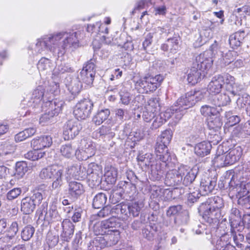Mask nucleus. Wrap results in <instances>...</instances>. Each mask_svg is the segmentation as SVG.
I'll list each match as a JSON object with an SVG mask.
<instances>
[{
	"label": "nucleus",
	"instance_id": "1",
	"mask_svg": "<svg viewBox=\"0 0 250 250\" xmlns=\"http://www.w3.org/2000/svg\"><path fill=\"white\" fill-rule=\"evenodd\" d=\"M80 31L73 33H59L55 35H49L38 39L37 47H41L38 52L41 53L43 48H48L58 57L64 55L66 50L71 46L78 45L80 39Z\"/></svg>",
	"mask_w": 250,
	"mask_h": 250
},
{
	"label": "nucleus",
	"instance_id": "2",
	"mask_svg": "<svg viewBox=\"0 0 250 250\" xmlns=\"http://www.w3.org/2000/svg\"><path fill=\"white\" fill-rule=\"evenodd\" d=\"M225 85L227 91L234 96L240 95L244 89L242 85L235 83V78L228 73L217 75L212 77L208 85L207 90L211 94H219Z\"/></svg>",
	"mask_w": 250,
	"mask_h": 250
},
{
	"label": "nucleus",
	"instance_id": "3",
	"mask_svg": "<svg viewBox=\"0 0 250 250\" xmlns=\"http://www.w3.org/2000/svg\"><path fill=\"white\" fill-rule=\"evenodd\" d=\"M223 207L222 198L211 197L200 206L199 211L202 213L203 218L206 222L210 224H216L221 216L220 209Z\"/></svg>",
	"mask_w": 250,
	"mask_h": 250
},
{
	"label": "nucleus",
	"instance_id": "4",
	"mask_svg": "<svg viewBox=\"0 0 250 250\" xmlns=\"http://www.w3.org/2000/svg\"><path fill=\"white\" fill-rule=\"evenodd\" d=\"M163 80L164 77L160 74L155 77L146 76L135 83V88L141 93L153 92L156 90Z\"/></svg>",
	"mask_w": 250,
	"mask_h": 250
},
{
	"label": "nucleus",
	"instance_id": "5",
	"mask_svg": "<svg viewBox=\"0 0 250 250\" xmlns=\"http://www.w3.org/2000/svg\"><path fill=\"white\" fill-rule=\"evenodd\" d=\"M143 207L144 204L142 202H135L129 204L122 202L119 204L117 210L120 211V217L127 219L130 216L138 217Z\"/></svg>",
	"mask_w": 250,
	"mask_h": 250
},
{
	"label": "nucleus",
	"instance_id": "6",
	"mask_svg": "<svg viewBox=\"0 0 250 250\" xmlns=\"http://www.w3.org/2000/svg\"><path fill=\"white\" fill-rule=\"evenodd\" d=\"M42 199V195L39 191L35 192L31 196L25 197L21 201V211L24 214H31L41 204Z\"/></svg>",
	"mask_w": 250,
	"mask_h": 250
},
{
	"label": "nucleus",
	"instance_id": "7",
	"mask_svg": "<svg viewBox=\"0 0 250 250\" xmlns=\"http://www.w3.org/2000/svg\"><path fill=\"white\" fill-rule=\"evenodd\" d=\"M95 61L91 59L83 66L78 76V79L87 86H91L93 83L95 76Z\"/></svg>",
	"mask_w": 250,
	"mask_h": 250
},
{
	"label": "nucleus",
	"instance_id": "8",
	"mask_svg": "<svg viewBox=\"0 0 250 250\" xmlns=\"http://www.w3.org/2000/svg\"><path fill=\"white\" fill-rule=\"evenodd\" d=\"M93 107V102L88 99H83L76 105L73 111L76 118L79 120H84L89 117Z\"/></svg>",
	"mask_w": 250,
	"mask_h": 250
},
{
	"label": "nucleus",
	"instance_id": "9",
	"mask_svg": "<svg viewBox=\"0 0 250 250\" xmlns=\"http://www.w3.org/2000/svg\"><path fill=\"white\" fill-rule=\"evenodd\" d=\"M119 226V223L115 218H110L96 224L94 226V231L97 235H103V234L110 232L111 230L117 229Z\"/></svg>",
	"mask_w": 250,
	"mask_h": 250
},
{
	"label": "nucleus",
	"instance_id": "10",
	"mask_svg": "<svg viewBox=\"0 0 250 250\" xmlns=\"http://www.w3.org/2000/svg\"><path fill=\"white\" fill-rule=\"evenodd\" d=\"M82 127L78 121L69 120L63 126V134L65 140L74 139L82 129Z\"/></svg>",
	"mask_w": 250,
	"mask_h": 250
},
{
	"label": "nucleus",
	"instance_id": "11",
	"mask_svg": "<svg viewBox=\"0 0 250 250\" xmlns=\"http://www.w3.org/2000/svg\"><path fill=\"white\" fill-rule=\"evenodd\" d=\"M210 54L209 51H205L200 54L196 57L195 62L193 65L201 70L202 73H205L204 71L210 68L213 62L212 58L209 57Z\"/></svg>",
	"mask_w": 250,
	"mask_h": 250
},
{
	"label": "nucleus",
	"instance_id": "12",
	"mask_svg": "<svg viewBox=\"0 0 250 250\" xmlns=\"http://www.w3.org/2000/svg\"><path fill=\"white\" fill-rule=\"evenodd\" d=\"M68 196L73 200H77L84 192V188L81 182L71 180L68 182Z\"/></svg>",
	"mask_w": 250,
	"mask_h": 250
},
{
	"label": "nucleus",
	"instance_id": "13",
	"mask_svg": "<svg viewBox=\"0 0 250 250\" xmlns=\"http://www.w3.org/2000/svg\"><path fill=\"white\" fill-rule=\"evenodd\" d=\"M181 166L177 169L168 171L166 175L165 183L167 186L174 187L182 185Z\"/></svg>",
	"mask_w": 250,
	"mask_h": 250
},
{
	"label": "nucleus",
	"instance_id": "14",
	"mask_svg": "<svg viewBox=\"0 0 250 250\" xmlns=\"http://www.w3.org/2000/svg\"><path fill=\"white\" fill-rule=\"evenodd\" d=\"M87 172L88 180L93 186H98L101 183L102 173L97 165H89Z\"/></svg>",
	"mask_w": 250,
	"mask_h": 250
},
{
	"label": "nucleus",
	"instance_id": "15",
	"mask_svg": "<svg viewBox=\"0 0 250 250\" xmlns=\"http://www.w3.org/2000/svg\"><path fill=\"white\" fill-rule=\"evenodd\" d=\"M54 167L55 168L52 178L53 181L51 187L52 189L59 190L63 185V181L66 171L61 167L55 166Z\"/></svg>",
	"mask_w": 250,
	"mask_h": 250
},
{
	"label": "nucleus",
	"instance_id": "16",
	"mask_svg": "<svg viewBox=\"0 0 250 250\" xmlns=\"http://www.w3.org/2000/svg\"><path fill=\"white\" fill-rule=\"evenodd\" d=\"M242 154V150L239 146L229 149L228 153L225 155L224 162H221V166L224 167L234 164L240 159Z\"/></svg>",
	"mask_w": 250,
	"mask_h": 250
},
{
	"label": "nucleus",
	"instance_id": "17",
	"mask_svg": "<svg viewBox=\"0 0 250 250\" xmlns=\"http://www.w3.org/2000/svg\"><path fill=\"white\" fill-rule=\"evenodd\" d=\"M216 185L215 178L205 177L202 179L200 183V191L202 195L205 196L213 191Z\"/></svg>",
	"mask_w": 250,
	"mask_h": 250
},
{
	"label": "nucleus",
	"instance_id": "18",
	"mask_svg": "<svg viewBox=\"0 0 250 250\" xmlns=\"http://www.w3.org/2000/svg\"><path fill=\"white\" fill-rule=\"evenodd\" d=\"M82 150L80 151L83 160H86L93 156L95 153L94 144L90 140L83 139L81 142Z\"/></svg>",
	"mask_w": 250,
	"mask_h": 250
},
{
	"label": "nucleus",
	"instance_id": "19",
	"mask_svg": "<svg viewBox=\"0 0 250 250\" xmlns=\"http://www.w3.org/2000/svg\"><path fill=\"white\" fill-rule=\"evenodd\" d=\"M182 184L189 186L195 180L196 175L193 170L187 166H181Z\"/></svg>",
	"mask_w": 250,
	"mask_h": 250
},
{
	"label": "nucleus",
	"instance_id": "20",
	"mask_svg": "<svg viewBox=\"0 0 250 250\" xmlns=\"http://www.w3.org/2000/svg\"><path fill=\"white\" fill-rule=\"evenodd\" d=\"M52 144V137L49 135H44L32 140L31 146L34 149L39 151L45 147H50Z\"/></svg>",
	"mask_w": 250,
	"mask_h": 250
},
{
	"label": "nucleus",
	"instance_id": "21",
	"mask_svg": "<svg viewBox=\"0 0 250 250\" xmlns=\"http://www.w3.org/2000/svg\"><path fill=\"white\" fill-rule=\"evenodd\" d=\"M44 89L42 85L38 86L32 92L27 105L29 107H36L39 104L43 98Z\"/></svg>",
	"mask_w": 250,
	"mask_h": 250
},
{
	"label": "nucleus",
	"instance_id": "22",
	"mask_svg": "<svg viewBox=\"0 0 250 250\" xmlns=\"http://www.w3.org/2000/svg\"><path fill=\"white\" fill-rule=\"evenodd\" d=\"M192 98L189 92H188L178 99L174 107L178 109V112H180L192 106L195 104V102L193 101Z\"/></svg>",
	"mask_w": 250,
	"mask_h": 250
},
{
	"label": "nucleus",
	"instance_id": "23",
	"mask_svg": "<svg viewBox=\"0 0 250 250\" xmlns=\"http://www.w3.org/2000/svg\"><path fill=\"white\" fill-rule=\"evenodd\" d=\"M62 232L61 236L64 241L68 242L73 235L75 226L69 219H65L62 223Z\"/></svg>",
	"mask_w": 250,
	"mask_h": 250
},
{
	"label": "nucleus",
	"instance_id": "24",
	"mask_svg": "<svg viewBox=\"0 0 250 250\" xmlns=\"http://www.w3.org/2000/svg\"><path fill=\"white\" fill-rule=\"evenodd\" d=\"M155 152L157 159L162 162L166 163L170 159V156L168 152L167 146L161 143H159L158 141H157L155 145Z\"/></svg>",
	"mask_w": 250,
	"mask_h": 250
},
{
	"label": "nucleus",
	"instance_id": "25",
	"mask_svg": "<svg viewBox=\"0 0 250 250\" xmlns=\"http://www.w3.org/2000/svg\"><path fill=\"white\" fill-rule=\"evenodd\" d=\"M179 36L173 37L168 39L165 43L162 44L161 49L164 51H169L172 53H175L178 50L179 47Z\"/></svg>",
	"mask_w": 250,
	"mask_h": 250
},
{
	"label": "nucleus",
	"instance_id": "26",
	"mask_svg": "<svg viewBox=\"0 0 250 250\" xmlns=\"http://www.w3.org/2000/svg\"><path fill=\"white\" fill-rule=\"evenodd\" d=\"M246 37L244 31H238L235 32L229 36V43L231 47L236 49L240 46Z\"/></svg>",
	"mask_w": 250,
	"mask_h": 250
},
{
	"label": "nucleus",
	"instance_id": "27",
	"mask_svg": "<svg viewBox=\"0 0 250 250\" xmlns=\"http://www.w3.org/2000/svg\"><path fill=\"white\" fill-rule=\"evenodd\" d=\"M139 165L142 168L146 169L151 165H153L155 162L153 155L151 153H146L144 155H139L137 158Z\"/></svg>",
	"mask_w": 250,
	"mask_h": 250
},
{
	"label": "nucleus",
	"instance_id": "28",
	"mask_svg": "<svg viewBox=\"0 0 250 250\" xmlns=\"http://www.w3.org/2000/svg\"><path fill=\"white\" fill-rule=\"evenodd\" d=\"M103 238L105 241L106 247H111L115 245L120 238V232L118 229L111 230L110 232L103 234Z\"/></svg>",
	"mask_w": 250,
	"mask_h": 250
},
{
	"label": "nucleus",
	"instance_id": "29",
	"mask_svg": "<svg viewBox=\"0 0 250 250\" xmlns=\"http://www.w3.org/2000/svg\"><path fill=\"white\" fill-rule=\"evenodd\" d=\"M64 103L62 101L55 99L45 103V106H48V111H50L51 116L58 115L62 111Z\"/></svg>",
	"mask_w": 250,
	"mask_h": 250
},
{
	"label": "nucleus",
	"instance_id": "30",
	"mask_svg": "<svg viewBox=\"0 0 250 250\" xmlns=\"http://www.w3.org/2000/svg\"><path fill=\"white\" fill-rule=\"evenodd\" d=\"M211 103L215 106L219 107L226 106L231 102L229 96L226 94H215L210 99Z\"/></svg>",
	"mask_w": 250,
	"mask_h": 250
},
{
	"label": "nucleus",
	"instance_id": "31",
	"mask_svg": "<svg viewBox=\"0 0 250 250\" xmlns=\"http://www.w3.org/2000/svg\"><path fill=\"white\" fill-rule=\"evenodd\" d=\"M205 75V73H202L201 70L193 65L188 75L187 80L189 83L194 85L200 81L202 77H204Z\"/></svg>",
	"mask_w": 250,
	"mask_h": 250
},
{
	"label": "nucleus",
	"instance_id": "32",
	"mask_svg": "<svg viewBox=\"0 0 250 250\" xmlns=\"http://www.w3.org/2000/svg\"><path fill=\"white\" fill-rule=\"evenodd\" d=\"M211 144L208 142L203 141L197 144L194 147L195 153L200 157H204L209 154Z\"/></svg>",
	"mask_w": 250,
	"mask_h": 250
},
{
	"label": "nucleus",
	"instance_id": "33",
	"mask_svg": "<svg viewBox=\"0 0 250 250\" xmlns=\"http://www.w3.org/2000/svg\"><path fill=\"white\" fill-rule=\"evenodd\" d=\"M150 178L154 181H159L163 176L164 170L162 168L161 164L156 161L150 167Z\"/></svg>",
	"mask_w": 250,
	"mask_h": 250
},
{
	"label": "nucleus",
	"instance_id": "34",
	"mask_svg": "<svg viewBox=\"0 0 250 250\" xmlns=\"http://www.w3.org/2000/svg\"><path fill=\"white\" fill-rule=\"evenodd\" d=\"M113 125H102L99 129L100 137L103 139L110 140L115 136Z\"/></svg>",
	"mask_w": 250,
	"mask_h": 250
},
{
	"label": "nucleus",
	"instance_id": "35",
	"mask_svg": "<svg viewBox=\"0 0 250 250\" xmlns=\"http://www.w3.org/2000/svg\"><path fill=\"white\" fill-rule=\"evenodd\" d=\"M110 114V110L107 108L100 110L93 117L92 121L96 125H100L108 118Z\"/></svg>",
	"mask_w": 250,
	"mask_h": 250
},
{
	"label": "nucleus",
	"instance_id": "36",
	"mask_svg": "<svg viewBox=\"0 0 250 250\" xmlns=\"http://www.w3.org/2000/svg\"><path fill=\"white\" fill-rule=\"evenodd\" d=\"M105 241L102 236L95 237L87 245L88 250H101L105 248Z\"/></svg>",
	"mask_w": 250,
	"mask_h": 250
},
{
	"label": "nucleus",
	"instance_id": "37",
	"mask_svg": "<svg viewBox=\"0 0 250 250\" xmlns=\"http://www.w3.org/2000/svg\"><path fill=\"white\" fill-rule=\"evenodd\" d=\"M123 186L126 200L130 201L134 200L136 194V188L135 184L125 182Z\"/></svg>",
	"mask_w": 250,
	"mask_h": 250
},
{
	"label": "nucleus",
	"instance_id": "38",
	"mask_svg": "<svg viewBox=\"0 0 250 250\" xmlns=\"http://www.w3.org/2000/svg\"><path fill=\"white\" fill-rule=\"evenodd\" d=\"M119 204L114 206L113 207L107 206L103 207L102 209L98 213V216L100 217L104 218L108 216L109 215L114 216V214L120 215V211H118L117 208Z\"/></svg>",
	"mask_w": 250,
	"mask_h": 250
},
{
	"label": "nucleus",
	"instance_id": "39",
	"mask_svg": "<svg viewBox=\"0 0 250 250\" xmlns=\"http://www.w3.org/2000/svg\"><path fill=\"white\" fill-rule=\"evenodd\" d=\"M53 65L51 61L46 58L42 57L38 62L37 68L39 71L47 73L51 71Z\"/></svg>",
	"mask_w": 250,
	"mask_h": 250
},
{
	"label": "nucleus",
	"instance_id": "40",
	"mask_svg": "<svg viewBox=\"0 0 250 250\" xmlns=\"http://www.w3.org/2000/svg\"><path fill=\"white\" fill-rule=\"evenodd\" d=\"M208 126L210 130H212L215 132L220 129L223 125L221 118L219 116L210 117L208 119Z\"/></svg>",
	"mask_w": 250,
	"mask_h": 250
},
{
	"label": "nucleus",
	"instance_id": "41",
	"mask_svg": "<svg viewBox=\"0 0 250 250\" xmlns=\"http://www.w3.org/2000/svg\"><path fill=\"white\" fill-rule=\"evenodd\" d=\"M107 201V196L104 193L100 192L96 195L93 200V207L95 208H103Z\"/></svg>",
	"mask_w": 250,
	"mask_h": 250
},
{
	"label": "nucleus",
	"instance_id": "42",
	"mask_svg": "<svg viewBox=\"0 0 250 250\" xmlns=\"http://www.w3.org/2000/svg\"><path fill=\"white\" fill-rule=\"evenodd\" d=\"M105 182L107 184L113 185L115 183L117 177V170L113 167H110L104 174Z\"/></svg>",
	"mask_w": 250,
	"mask_h": 250
},
{
	"label": "nucleus",
	"instance_id": "43",
	"mask_svg": "<svg viewBox=\"0 0 250 250\" xmlns=\"http://www.w3.org/2000/svg\"><path fill=\"white\" fill-rule=\"evenodd\" d=\"M76 149L71 144L62 145L60 148V152L62 156L67 158H70L74 156Z\"/></svg>",
	"mask_w": 250,
	"mask_h": 250
},
{
	"label": "nucleus",
	"instance_id": "44",
	"mask_svg": "<svg viewBox=\"0 0 250 250\" xmlns=\"http://www.w3.org/2000/svg\"><path fill=\"white\" fill-rule=\"evenodd\" d=\"M44 218L48 222L59 221L61 219L56 206L50 207L49 209L46 212Z\"/></svg>",
	"mask_w": 250,
	"mask_h": 250
},
{
	"label": "nucleus",
	"instance_id": "45",
	"mask_svg": "<svg viewBox=\"0 0 250 250\" xmlns=\"http://www.w3.org/2000/svg\"><path fill=\"white\" fill-rule=\"evenodd\" d=\"M27 170V165L25 162H18L16 164L14 174L18 178H20L23 177Z\"/></svg>",
	"mask_w": 250,
	"mask_h": 250
},
{
	"label": "nucleus",
	"instance_id": "46",
	"mask_svg": "<svg viewBox=\"0 0 250 250\" xmlns=\"http://www.w3.org/2000/svg\"><path fill=\"white\" fill-rule=\"evenodd\" d=\"M156 231V227L151 225H146L142 229L143 236L148 240L151 241L154 238Z\"/></svg>",
	"mask_w": 250,
	"mask_h": 250
},
{
	"label": "nucleus",
	"instance_id": "47",
	"mask_svg": "<svg viewBox=\"0 0 250 250\" xmlns=\"http://www.w3.org/2000/svg\"><path fill=\"white\" fill-rule=\"evenodd\" d=\"M82 88V84L80 81L77 80L71 82V83L68 86V90L74 96V98L80 93Z\"/></svg>",
	"mask_w": 250,
	"mask_h": 250
},
{
	"label": "nucleus",
	"instance_id": "48",
	"mask_svg": "<svg viewBox=\"0 0 250 250\" xmlns=\"http://www.w3.org/2000/svg\"><path fill=\"white\" fill-rule=\"evenodd\" d=\"M35 230V228L31 225L25 227L21 232L22 239L25 241L29 240L33 237Z\"/></svg>",
	"mask_w": 250,
	"mask_h": 250
},
{
	"label": "nucleus",
	"instance_id": "49",
	"mask_svg": "<svg viewBox=\"0 0 250 250\" xmlns=\"http://www.w3.org/2000/svg\"><path fill=\"white\" fill-rule=\"evenodd\" d=\"M74 71V68L70 64L65 63H61L54 69V73L57 74L71 73Z\"/></svg>",
	"mask_w": 250,
	"mask_h": 250
},
{
	"label": "nucleus",
	"instance_id": "50",
	"mask_svg": "<svg viewBox=\"0 0 250 250\" xmlns=\"http://www.w3.org/2000/svg\"><path fill=\"white\" fill-rule=\"evenodd\" d=\"M200 112L203 116H209V117L215 116L219 113V111L215 107L208 105H203L201 108Z\"/></svg>",
	"mask_w": 250,
	"mask_h": 250
},
{
	"label": "nucleus",
	"instance_id": "51",
	"mask_svg": "<svg viewBox=\"0 0 250 250\" xmlns=\"http://www.w3.org/2000/svg\"><path fill=\"white\" fill-rule=\"evenodd\" d=\"M55 166L53 165L42 169L39 174L40 177L44 180L52 179L55 168Z\"/></svg>",
	"mask_w": 250,
	"mask_h": 250
},
{
	"label": "nucleus",
	"instance_id": "52",
	"mask_svg": "<svg viewBox=\"0 0 250 250\" xmlns=\"http://www.w3.org/2000/svg\"><path fill=\"white\" fill-rule=\"evenodd\" d=\"M45 153L40 151L38 149H34L32 151H30L27 153L25 154V157L29 160L32 161L38 160V159L42 158Z\"/></svg>",
	"mask_w": 250,
	"mask_h": 250
},
{
	"label": "nucleus",
	"instance_id": "53",
	"mask_svg": "<svg viewBox=\"0 0 250 250\" xmlns=\"http://www.w3.org/2000/svg\"><path fill=\"white\" fill-rule=\"evenodd\" d=\"M172 135L170 130H166L162 132L160 136L158 138L157 141H159V143H161L167 146L169 144Z\"/></svg>",
	"mask_w": 250,
	"mask_h": 250
},
{
	"label": "nucleus",
	"instance_id": "54",
	"mask_svg": "<svg viewBox=\"0 0 250 250\" xmlns=\"http://www.w3.org/2000/svg\"><path fill=\"white\" fill-rule=\"evenodd\" d=\"M178 109L172 106L170 108L167 109L165 112L159 114L164 122L170 118L174 114L178 113Z\"/></svg>",
	"mask_w": 250,
	"mask_h": 250
},
{
	"label": "nucleus",
	"instance_id": "55",
	"mask_svg": "<svg viewBox=\"0 0 250 250\" xmlns=\"http://www.w3.org/2000/svg\"><path fill=\"white\" fill-rule=\"evenodd\" d=\"M157 113L156 110L147 107L146 110L143 112V118L145 122H149L156 117Z\"/></svg>",
	"mask_w": 250,
	"mask_h": 250
},
{
	"label": "nucleus",
	"instance_id": "56",
	"mask_svg": "<svg viewBox=\"0 0 250 250\" xmlns=\"http://www.w3.org/2000/svg\"><path fill=\"white\" fill-rule=\"evenodd\" d=\"M189 189L190 191L188 197V201L191 203H194L197 201L200 197V195H202V194H201L199 189H196L195 191H192L190 188H189Z\"/></svg>",
	"mask_w": 250,
	"mask_h": 250
},
{
	"label": "nucleus",
	"instance_id": "57",
	"mask_svg": "<svg viewBox=\"0 0 250 250\" xmlns=\"http://www.w3.org/2000/svg\"><path fill=\"white\" fill-rule=\"evenodd\" d=\"M223 146H219L218 147L217 149V155L214 157L213 160V161L214 164L217 163L219 166L222 167L221 166V162L223 163L225 160V155L223 154H221V153H223L224 150H223Z\"/></svg>",
	"mask_w": 250,
	"mask_h": 250
},
{
	"label": "nucleus",
	"instance_id": "58",
	"mask_svg": "<svg viewBox=\"0 0 250 250\" xmlns=\"http://www.w3.org/2000/svg\"><path fill=\"white\" fill-rule=\"evenodd\" d=\"M12 236L6 234L0 238V250H8L7 244L12 239Z\"/></svg>",
	"mask_w": 250,
	"mask_h": 250
},
{
	"label": "nucleus",
	"instance_id": "59",
	"mask_svg": "<svg viewBox=\"0 0 250 250\" xmlns=\"http://www.w3.org/2000/svg\"><path fill=\"white\" fill-rule=\"evenodd\" d=\"M182 209L181 205H176L170 207L167 211V215L168 217L175 216Z\"/></svg>",
	"mask_w": 250,
	"mask_h": 250
},
{
	"label": "nucleus",
	"instance_id": "60",
	"mask_svg": "<svg viewBox=\"0 0 250 250\" xmlns=\"http://www.w3.org/2000/svg\"><path fill=\"white\" fill-rule=\"evenodd\" d=\"M229 235L227 234L222 235L217 240L216 242V249H220L222 248H225L226 246L229 245V242H228Z\"/></svg>",
	"mask_w": 250,
	"mask_h": 250
},
{
	"label": "nucleus",
	"instance_id": "61",
	"mask_svg": "<svg viewBox=\"0 0 250 250\" xmlns=\"http://www.w3.org/2000/svg\"><path fill=\"white\" fill-rule=\"evenodd\" d=\"M21 193L20 188H14L8 192L6 195L7 199L11 201L17 198Z\"/></svg>",
	"mask_w": 250,
	"mask_h": 250
},
{
	"label": "nucleus",
	"instance_id": "62",
	"mask_svg": "<svg viewBox=\"0 0 250 250\" xmlns=\"http://www.w3.org/2000/svg\"><path fill=\"white\" fill-rule=\"evenodd\" d=\"M238 204L244 208L250 209V196H243L239 198Z\"/></svg>",
	"mask_w": 250,
	"mask_h": 250
},
{
	"label": "nucleus",
	"instance_id": "63",
	"mask_svg": "<svg viewBox=\"0 0 250 250\" xmlns=\"http://www.w3.org/2000/svg\"><path fill=\"white\" fill-rule=\"evenodd\" d=\"M59 242L58 236L53 235L51 233H48L46 237V242L49 247L55 246Z\"/></svg>",
	"mask_w": 250,
	"mask_h": 250
},
{
	"label": "nucleus",
	"instance_id": "64",
	"mask_svg": "<svg viewBox=\"0 0 250 250\" xmlns=\"http://www.w3.org/2000/svg\"><path fill=\"white\" fill-rule=\"evenodd\" d=\"M193 101L195 102V103L198 101L202 100L206 94L205 92L202 91H194V92L190 91L189 92Z\"/></svg>",
	"mask_w": 250,
	"mask_h": 250
}]
</instances>
